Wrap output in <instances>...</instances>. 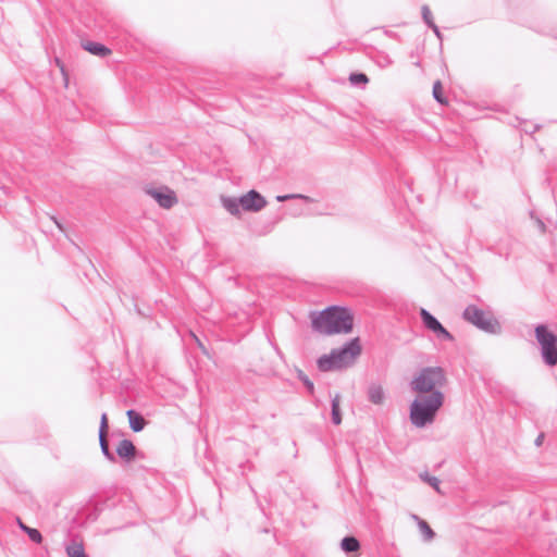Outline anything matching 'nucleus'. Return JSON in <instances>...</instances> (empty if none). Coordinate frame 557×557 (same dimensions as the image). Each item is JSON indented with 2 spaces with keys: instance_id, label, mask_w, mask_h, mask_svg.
<instances>
[{
  "instance_id": "obj_1",
  "label": "nucleus",
  "mask_w": 557,
  "mask_h": 557,
  "mask_svg": "<svg viewBox=\"0 0 557 557\" xmlns=\"http://www.w3.org/2000/svg\"><path fill=\"white\" fill-rule=\"evenodd\" d=\"M446 383V375L441 367H426L410 382V388L419 396L410 405V421L416 428L432 424L437 411L444 404L441 388Z\"/></svg>"
},
{
  "instance_id": "obj_2",
  "label": "nucleus",
  "mask_w": 557,
  "mask_h": 557,
  "mask_svg": "<svg viewBox=\"0 0 557 557\" xmlns=\"http://www.w3.org/2000/svg\"><path fill=\"white\" fill-rule=\"evenodd\" d=\"M352 326V314L342 307H330L312 317V329L324 335L347 334Z\"/></svg>"
},
{
  "instance_id": "obj_3",
  "label": "nucleus",
  "mask_w": 557,
  "mask_h": 557,
  "mask_svg": "<svg viewBox=\"0 0 557 557\" xmlns=\"http://www.w3.org/2000/svg\"><path fill=\"white\" fill-rule=\"evenodd\" d=\"M361 352L358 338L349 341L344 347L333 349L330 355H323L318 359V367L321 371H331L346 368L352 364Z\"/></svg>"
},
{
  "instance_id": "obj_4",
  "label": "nucleus",
  "mask_w": 557,
  "mask_h": 557,
  "mask_svg": "<svg viewBox=\"0 0 557 557\" xmlns=\"http://www.w3.org/2000/svg\"><path fill=\"white\" fill-rule=\"evenodd\" d=\"M462 318L486 333L499 334L502 331L500 323L492 312L484 311L474 305H469L463 310Z\"/></svg>"
},
{
  "instance_id": "obj_5",
  "label": "nucleus",
  "mask_w": 557,
  "mask_h": 557,
  "mask_svg": "<svg viewBox=\"0 0 557 557\" xmlns=\"http://www.w3.org/2000/svg\"><path fill=\"white\" fill-rule=\"evenodd\" d=\"M535 337L541 347V355L544 362L554 367L557 364V336L546 325L540 324L535 327Z\"/></svg>"
},
{
  "instance_id": "obj_6",
  "label": "nucleus",
  "mask_w": 557,
  "mask_h": 557,
  "mask_svg": "<svg viewBox=\"0 0 557 557\" xmlns=\"http://www.w3.org/2000/svg\"><path fill=\"white\" fill-rule=\"evenodd\" d=\"M144 190L163 209H171L178 202L176 194L168 186L153 187L147 185Z\"/></svg>"
},
{
  "instance_id": "obj_7",
  "label": "nucleus",
  "mask_w": 557,
  "mask_h": 557,
  "mask_svg": "<svg viewBox=\"0 0 557 557\" xmlns=\"http://www.w3.org/2000/svg\"><path fill=\"white\" fill-rule=\"evenodd\" d=\"M242 209L245 211L258 212L267 206V200L256 190H250L239 197Z\"/></svg>"
},
{
  "instance_id": "obj_8",
  "label": "nucleus",
  "mask_w": 557,
  "mask_h": 557,
  "mask_svg": "<svg viewBox=\"0 0 557 557\" xmlns=\"http://www.w3.org/2000/svg\"><path fill=\"white\" fill-rule=\"evenodd\" d=\"M116 454L126 460H131L136 455V447L129 440H122L116 446Z\"/></svg>"
},
{
  "instance_id": "obj_9",
  "label": "nucleus",
  "mask_w": 557,
  "mask_h": 557,
  "mask_svg": "<svg viewBox=\"0 0 557 557\" xmlns=\"http://www.w3.org/2000/svg\"><path fill=\"white\" fill-rule=\"evenodd\" d=\"M126 414L128 418L129 426L134 432H140L144 430L147 422L143 416L133 409H129Z\"/></svg>"
},
{
  "instance_id": "obj_10",
  "label": "nucleus",
  "mask_w": 557,
  "mask_h": 557,
  "mask_svg": "<svg viewBox=\"0 0 557 557\" xmlns=\"http://www.w3.org/2000/svg\"><path fill=\"white\" fill-rule=\"evenodd\" d=\"M368 398L374 405L383 404L385 399V393L381 385L371 384L368 389Z\"/></svg>"
},
{
  "instance_id": "obj_11",
  "label": "nucleus",
  "mask_w": 557,
  "mask_h": 557,
  "mask_svg": "<svg viewBox=\"0 0 557 557\" xmlns=\"http://www.w3.org/2000/svg\"><path fill=\"white\" fill-rule=\"evenodd\" d=\"M83 48L90 52L91 54H95V55H99V57H106L108 54H110V49L107 48L106 46L99 44V42H94V41H86L83 44Z\"/></svg>"
},
{
  "instance_id": "obj_12",
  "label": "nucleus",
  "mask_w": 557,
  "mask_h": 557,
  "mask_svg": "<svg viewBox=\"0 0 557 557\" xmlns=\"http://www.w3.org/2000/svg\"><path fill=\"white\" fill-rule=\"evenodd\" d=\"M420 317L424 324V326L430 330L431 332H435L438 326H441V322L432 315L426 309L420 310Z\"/></svg>"
},
{
  "instance_id": "obj_13",
  "label": "nucleus",
  "mask_w": 557,
  "mask_h": 557,
  "mask_svg": "<svg viewBox=\"0 0 557 557\" xmlns=\"http://www.w3.org/2000/svg\"><path fill=\"white\" fill-rule=\"evenodd\" d=\"M341 548L346 553H356L360 549V543L355 536H346L341 542Z\"/></svg>"
},
{
  "instance_id": "obj_14",
  "label": "nucleus",
  "mask_w": 557,
  "mask_h": 557,
  "mask_svg": "<svg viewBox=\"0 0 557 557\" xmlns=\"http://www.w3.org/2000/svg\"><path fill=\"white\" fill-rule=\"evenodd\" d=\"M223 207L233 215H238L240 213V202L239 198L225 197L222 198Z\"/></svg>"
},
{
  "instance_id": "obj_15",
  "label": "nucleus",
  "mask_w": 557,
  "mask_h": 557,
  "mask_svg": "<svg viewBox=\"0 0 557 557\" xmlns=\"http://www.w3.org/2000/svg\"><path fill=\"white\" fill-rule=\"evenodd\" d=\"M412 518L418 522V527L425 541H431L434 539L435 533L430 528L426 521L420 519L417 515H413Z\"/></svg>"
},
{
  "instance_id": "obj_16",
  "label": "nucleus",
  "mask_w": 557,
  "mask_h": 557,
  "mask_svg": "<svg viewBox=\"0 0 557 557\" xmlns=\"http://www.w3.org/2000/svg\"><path fill=\"white\" fill-rule=\"evenodd\" d=\"M339 401H341V396L338 394H336L332 398V422L336 425L342 423Z\"/></svg>"
},
{
  "instance_id": "obj_17",
  "label": "nucleus",
  "mask_w": 557,
  "mask_h": 557,
  "mask_svg": "<svg viewBox=\"0 0 557 557\" xmlns=\"http://www.w3.org/2000/svg\"><path fill=\"white\" fill-rule=\"evenodd\" d=\"M17 522H18V525L20 528L27 533V535L29 536V539L39 544L41 543L42 541V535L41 533L37 530V529H33V528H29L27 525H25L20 519H17Z\"/></svg>"
},
{
  "instance_id": "obj_18",
  "label": "nucleus",
  "mask_w": 557,
  "mask_h": 557,
  "mask_svg": "<svg viewBox=\"0 0 557 557\" xmlns=\"http://www.w3.org/2000/svg\"><path fill=\"white\" fill-rule=\"evenodd\" d=\"M66 554L69 557H86L83 544L77 542L66 546Z\"/></svg>"
},
{
  "instance_id": "obj_19",
  "label": "nucleus",
  "mask_w": 557,
  "mask_h": 557,
  "mask_svg": "<svg viewBox=\"0 0 557 557\" xmlns=\"http://www.w3.org/2000/svg\"><path fill=\"white\" fill-rule=\"evenodd\" d=\"M99 444L104 457L110 461H115L114 455L110 451L107 435H99Z\"/></svg>"
},
{
  "instance_id": "obj_20",
  "label": "nucleus",
  "mask_w": 557,
  "mask_h": 557,
  "mask_svg": "<svg viewBox=\"0 0 557 557\" xmlns=\"http://www.w3.org/2000/svg\"><path fill=\"white\" fill-rule=\"evenodd\" d=\"M420 478L422 481L426 482L428 484H430L432 487H434V490L438 493H441V490H440V480L436 478V476H432L430 474H428L426 472L425 473H421L420 474Z\"/></svg>"
},
{
  "instance_id": "obj_21",
  "label": "nucleus",
  "mask_w": 557,
  "mask_h": 557,
  "mask_svg": "<svg viewBox=\"0 0 557 557\" xmlns=\"http://www.w3.org/2000/svg\"><path fill=\"white\" fill-rule=\"evenodd\" d=\"M289 199H302L305 201H312V199L309 197V196H305V195H301V194H290V195H280L276 197V200L282 202V201H286V200H289Z\"/></svg>"
},
{
  "instance_id": "obj_22",
  "label": "nucleus",
  "mask_w": 557,
  "mask_h": 557,
  "mask_svg": "<svg viewBox=\"0 0 557 557\" xmlns=\"http://www.w3.org/2000/svg\"><path fill=\"white\" fill-rule=\"evenodd\" d=\"M434 334L441 341H454V336L443 325L438 326Z\"/></svg>"
},
{
  "instance_id": "obj_23",
  "label": "nucleus",
  "mask_w": 557,
  "mask_h": 557,
  "mask_svg": "<svg viewBox=\"0 0 557 557\" xmlns=\"http://www.w3.org/2000/svg\"><path fill=\"white\" fill-rule=\"evenodd\" d=\"M433 96L440 103H445L443 98V87L440 81H436L433 85Z\"/></svg>"
},
{
  "instance_id": "obj_24",
  "label": "nucleus",
  "mask_w": 557,
  "mask_h": 557,
  "mask_svg": "<svg viewBox=\"0 0 557 557\" xmlns=\"http://www.w3.org/2000/svg\"><path fill=\"white\" fill-rule=\"evenodd\" d=\"M349 81L354 85L366 84V83H368V77L366 74H362V73H354L350 75Z\"/></svg>"
},
{
  "instance_id": "obj_25",
  "label": "nucleus",
  "mask_w": 557,
  "mask_h": 557,
  "mask_svg": "<svg viewBox=\"0 0 557 557\" xmlns=\"http://www.w3.org/2000/svg\"><path fill=\"white\" fill-rule=\"evenodd\" d=\"M422 17H423V21L429 25L431 26L434 22H433V17H432V13L429 9L428 5H423L422 7Z\"/></svg>"
},
{
  "instance_id": "obj_26",
  "label": "nucleus",
  "mask_w": 557,
  "mask_h": 557,
  "mask_svg": "<svg viewBox=\"0 0 557 557\" xmlns=\"http://www.w3.org/2000/svg\"><path fill=\"white\" fill-rule=\"evenodd\" d=\"M298 377L302 381V383L305 384V386L307 387L308 392L310 394H313V391H314V386H313V383L308 379V376H306L301 371L299 372V375Z\"/></svg>"
},
{
  "instance_id": "obj_27",
  "label": "nucleus",
  "mask_w": 557,
  "mask_h": 557,
  "mask_svg": "<svg viewBox=\"0 0 557 557\" xmlns=\"http://www.w3.org/2000/svg\"><path fill=\"white\" fill-rule=\"evenodd\" d=\"M108 433V418L106 413H102L101 421H100V428H99V435H107Z\"/></svg>"
},
{
  "instance_id": "obj_28",
  "label": "nucleus",
  "mask_w": 557,
  "mask_h": 557,
  "mask_svg": "<svg viewBox=\"0 0 557 557\" xmlns=\"http://www.w3.org/2000/svg\"><path fill=\"white\" fill-rule=\"evenodd\" d=\"M544 433H540L534 442V444L539 447L543 444V441H544Z\"/></svg>"
},
{
  "instance_id": "obj_29",
  "label": "nucleus",
  "mask_w": 557,
  "mask_h": 557,
  "mask_svg": "<svg viewBox=\"0 0 557 557\" xmlns=\"http://www.w3.org/2000/svg\"><path fill=\"white\" fill-rule=\"evenodd\" d=\"M434 34L436 35L437 38H441V32H440V28L433 23L431 26H430Z\"/></svg>"
},
{
  "instance_id": "obj_30",
  "label": "nucleus",
  "mask_w": 557,
  "mask_h": 557,
  "mask_svg": "<svg viewBox=\"0 0 557 557\" xmlns=\"http://www.w3.org/2000/svg\"><path fill=\"white\" fill-rule=\"evenodd\" d=\"M55 63L60 67L62 74L65 75V70H64L62 62L59 59H55ZM64 77L66 78V76H64Z\"/></svg>"
},
{
  "instance_id": "obj_31",
  "label": "nucleus",
  "mask_w": 557,
  "mask_h": 557,
  "mask_svg": "<svg viewBox=\"0 0 557 557\" xmlns=\"http://www.w3.org/2000/svg\"><path fill=\"white\" fill-rule=\"evenodd\" d=\"M50 219L55 223V225L62 231L63 227L61 225V223L54 218V216H50Z\"/></svg>"
},
{
  "instance_id": "obj_32",
  "label": "nucleus",
  "mask_w": 557,
  "mask_h": 557,
  "mask_svg": "<svg viewBox=\"0 0 557 557\" xmlns=\"http://www.w3.org/2000/svg\"><path fill=\"white\" fill-rule=\"evenodd\" d=\"M195 338H196V341H197L198 345L202 348V344H201V342H200L197 337H195Z\"/></svg>"
}]
</instances>
